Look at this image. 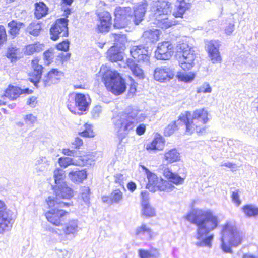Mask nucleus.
Segmentation results:
<instances>
[{
    "label": "nucleus",
    "mask_w": 258,
    "mask_h": 258,
    "mask_svg": "<svg viewBox=\"0 0 258 258\" xmlns=\"http://www.w3.org/2000/svg\"><path fill=\"white\" fill-rule=\"evenodd\" d=\"M186 219L197 227L192 238L194 244L198 247L211 248L214 235L209 233L218 225L217 217L210 211L199 210L188 214Z\"/></svg>",
    "instance_id": "obj_1"
},
{
    "label": "nucleus",
    "mask_w": 258,
    "mask_h": 258,
    "mask_svg": "<svg viewBox=\"0 0 258 258\" xmlns=\"http://www.w3.org/2000/svg\"><path fill=\"white\" fill-rule=\"evenodd\" d=\"M147 117L145 114L135 108H128L113 120L114 128L120 142L136 125Z\"/></svg>",
    "instance_id": "obj_2"
},
{
    "label": "nucleus",
    "mask_w": 258,
    "mask_h": 258,
    "mask_svg": "<svg viewBox=\"0 0 258 258\" xmlns=\"http://www.w3.org/2000/svg\"><path fill=\"white\" fill-rule=\"evenodd\" d=\"M208 116V111L205 109H197L192 114L190 112L186 111L185 114L180 115L174 123L176 124L177 130L185 128L187 134L202 133L205 129V124L209 120Z\"/></svg>",
    "instance_id": "obj_3"
},
{
    "label": "nucleus",
    "mask_w": 258,
    "mask_h": 258,
    "mask_svg": "<svg viewBox=\"0 0 258 258\" xmlns=\"http://www.w3.org/2000/svg\"><path fill=\"white\" fill-rule=\"evenodd\" d=\"M145 12L146 7L143 4L136 7L133 12L129 7H117L114 12V27L124 28L132 21L138 25L143 20Z\"/></svg>",
    "instance_id": "obj_4"
},
{
    "label": "nucleus",
    "mask_w": 258,
    "mask_h": 258,
    "mask_svg": "<svg viewBox=\"0 0 258 258\" xmlns=\"http://www.w3.org/2000/svg\"><path fill=\"white\" fill-rule=\"evenodd\" d=\"M242 237L236 227L228 223L223 227L221 238V248L225 253H232L231 246L236 247L241 244Z\"/></svg>",
    "instance_id": "obj_5"
},
{
    "label": "nucleus",
    "mask_w": 258,
    "mask_h": 258,
    "mask_svg": "<svg viewBox=\"0 0 258 258\" xmlns=\"http://www.w3.org/2000/svg\"><path fill=\"white\" fill-rule=\"evenodd\" d=\"M154 12L156 24L159 28L166 29L177 23L173 18L168 17L171 8V3L167 0H158Z\"/></svg>",
    "instance_id": "obj_6"
},
{
    "label": "nucleus",
    "mask_w": 258,
    "mask_h": 258,
    "mask_svg": "<svg viewBox=\"0 0 258 258\" xmlns=\"http://www.w3.org/2000/svg\"><path fill=\"white\" fill-rule=\"evenodd\" d=\"M46 202L51 209L45 213L46 218L52 224L59 226L63 220V217L67 213L66 211L60 208L68 207L70 203L57 201L50 196L48 197Z\"/></svg>",
    "instance_id": "obj_7"
},
{
    "label": "nucleus",
    "mask_w": 258,
    "mask_h": 258,
    "mask_svg": "<svg viewBox=\"0 0 258 258\" xmlns=\"http://www.w3.org/2000/svg\"><path fill=\"white\" fill-rule=\"evenodd\" d=\"M102 80L107 90L115 95L122 94L126 90L125 80L116 71H107L104 74Z\"/></svg>",
    "instance_id": "obj_8"
},
{
    "label": "nucleus",
    "mask_w": 258,
    "mask_h": 258,
    "mask_svg": "<svg viewBox=\"0 0 258 258\" xmlns=\"http://www.w3.org/2000/svg\"><path fill=\"white\" fill-rule=\"evenodd\" d=\"M176 56L183 70H189L194 67L196 59L195 50L187 44L182 43L177 46Z\"/></svg>",
    "instance_id": "obj_9"
},
{
    "label": "nucleus",
    "mask_w": 258,
    "mask_h": 258,
    "mask_svg": "<svg viewBox=\"0 0 258 258\" xmlns=\"http://www.w3.org/2000/svg\"><path fill=\"white\" fill-rule=\"evenodd\" d=\"M163 174L165 177L169 179V181L163 180L160 178V180L156 188V191L157 190L165 192H170L175 188L171 182L175 184H182L184 181V178H182L177 174L171 172L169 169H165L163 171Z\"/></svg>",
    "instance_id": "obj_10"
},
{
    "label": "nucleus",
    "mask_w": 258,
    "mask_h": 258,
    "mask_svg": "<svg viewBox=\"0 0 258 258\" xmlns=\"http://www.w3.org/2000/svg\"><path fill=\"white\" fill-rule=\"evenodd\" d=\"M13 223L12 212L7 208L4 201L0 200V234L9 231Z\"/></svg>",
    "instance_id": "obj_11"
},
{
    "label": "nucleus",
    "mask_w": 258,
    "mask_h": 258,
    "mask_svg": "<svg viewBox=\"0 0 258 258\" xmlns=\"http://www.w3.org/2000/svg\"><path fill=\"white\" fill-rule=\"evenodd\" d=\"M68 20L62 18L57 19L51 26L50 30V38L56 41L59 37L67 36L68 35Z\"/></svg>",
    "instance_id": "obj_12"
},
{
    "label": "nucleus",
    "mask_w": 258,
    "mask_h": 258,
    "mask_svg": "<svg viewBox=\"0 0 258 258\" xmlns=\"http://www.w3.org/2000/svg\"><path fill=\"white\" fill-rule=\"evenodd\" d=\"M79 230L78 220L72 219L69 220L63 226L62 229L57 228L54 232L60 237L61 241H65L69 237H75V235Z\"/></svg>",
    "instance_id": "obj_13"
},
{
    "label": "nucleus",
    "mask_w": 258,
    "mask_h": 258,
    "mask_svg": "<svg viewBox=\"0 0 258 258\" xmlns=\"http://www.w3.org/2000/svg\"><path fill=\"white\" fill-rule=\"evenodd\" d=\"M148 47L143 45L134 46L130 50L132 57L139 62L148 65L149 63V52Z\"/></svg>",
    "instance_id": "obj_14"
},
{
    "label": "nucleus",
    "mask_w": 258,
    "mask_h": 258,
    "mask_svg": "<svg viewBox=\"0 0 258 258\" xmlns=\"http://www.w3.org/2000/svg\"><path fill=\"white\" fill-rule=\"evenodd\" d=\"M220 42L218 40H211L206 43V49L208 56L213 63H221V56L219 48Z\"/></svg>",
    "instance_id": "obj_15"
},
{
    "label": "nucleus",
    "mask_w": 258,
    "mask_h": 258,
    "mask_svg": "<svg viewBox=\"0 0 258 258\" xmlns=\"http://www.w3.org/2000/svg\"><path fill=\"white\" fill-rule=\"evenodd\" d=\"M173 46L169 41L159 43L155 53L158 59L168 60L173 54Z\"/></svg>",
    "instance_id": "obj_16"
},
{
    "label": "nucleus",
    "mask_w": 258,
    "mask_h": 258,
    "mask_svg": "<svg viewBox=\"0 0 258 258\" xmlns=\"http://www.w3.org/2000/svg\"><path fill=\"white\" fill-rule=\"evenodd\" d=\"M88 156H80L77 159L70 157H60L58 159V163L61 167L67 168L70 165L87 166L88 165Z\"/></svg>",
    "instance_id": "obj_17"
},
{
    "label": "nucleus",
    "mask_w": 258,
    "mask_h": 258,
    "mask_svg": "<svg viewBox=\"0 0 258 258\" xmlns=\"http://www.w3.org/2000/svg\"><path fill=\"white\" fill-rule=\"evenodd\" d=\"M174 76L173 71L168 67L156 68L154 72V79L161 82L169 81L173 78Z\"/></svg>",
    "instance_id": "obj_18"
},
{
    "label": "nucleus",
    "mask_w": 258,
    "mask_h": 258,
    "mask_svg": "<svg viewBox=\"0 0 258 258\" xmlns=\"http://www.w3.org/2000/svg\"><path fill=\"white\" fill-rule=\"evenodd\" d=\"M56 197H51L59 201V199H69L73 196V191L66 183L55 185L53 187Z\"/></svg>",
    "instance_id": "obj_19"
},
{
    "label": "nucleus",
    "mask_w": 258,
    "mask_h": 258,
    "mask_svg": "<svg viewBox=\"0 0 258 258\" xmlns=\"http://www.w3.org/2000/svg\"><path fill=\"white\" fill-rule=\"evenodd\" d=\"M32 71L29 73V80L34 83L36 87H38V84L40 82L43 67L38 63L37 59L32 61Z\"/></svg>",
    "instance_id": "obj_20"
},
{
    "label": "nucleus",
    "mask_w": 258,
    "mask_h": 258,
    "mask_svg": "<svg viewBox=\"0 0 258 258\" xmlns=\"http://www.w3.org/2000/svg\"><path fill=\"white\" fill-rule=\"evenodd\" d=\"M99 22L97 24V29L99 32L103 33L109 31L111 22V16L108 12H103L99 15Z\"/></svg>",
    "instance_id": "obj_21"
},
{
    "label": "nucleus",
    "mask_w": 258,
    "mask_h": 258,
    "mask_svg": "<svg viewBox=\"0 0 258 258\" xmlns=\"http://www.w3.org/2000/svg\"><path fill=\"white\" fill-rule=\"evenodd\" d=\"M32 92L29 88L22 89L18 87L10 86L5 91L4 96L8 98L14 100L22 94H30Z\"/></svg>",
    "instance_id": "obj_22"
},
{
    "label": "nucleus",
    "mask_w": 258,
    "mask_h": 258,
    "mask_svg": "<svg viewBox=\"0 0 258 258\" xmlns=\"http://www.w3.org/2000/svg\"><path fill=\"white\" fill-rule=\"evenodd\" d=\"M123 199V193L118 189L113 190L109 196L102 197V201L109 205L119 204L122 201Z\"/></svg>",
    "instance_id": "obj_23"
},
{
    "label": "nucleus",
    "mask_w": 258,
    "mask_h": 258,
    "mask_svg": "<svg viewBox=\"0 0 258 258\" xmlns=\"http://www.w3.org/2000/svg\"><path fill=\"white\" fill-rule=\"evenodd\" d=\"M160 34L159 30L154 29L145 31L142 35V38L147 44H152L158 41Z\"/></svg>",
    "instance_id": "obj_24"
},
{
    "label": "nucleus",
    "mask_w": 258,
    "mask_h": 258,
    "mask_svg": "<svg viewBox=\"0 0 258 258\" xmlns=\"http://www.w3.org/2000/svg\"><path fill=\"white\" fill-rule=\"evenodd\" d=\"M75 106L82 111H85L89 107V102L86 96L81 93H76L74 98Z\"/></svg>",
    "instance_id": "obj_25"
},
{
    "label": "nucleus",
    "mask_w": 258,
    "mask_h": 258,
    "mask_svg": "<svg viewBox=\"0 0 258 258\" xmlns=\"http://www.w3.org/2000/svg\"><path fill=\"white\" fill-rule=\"evenodd\" d=\"M176 11L173 16L175 18H182L183 14L190 7V4L186 3L184 0L178 1L176 4Z\"/></svg>",
    "instance_id": "obj_26"
},
{
    "label": "nucleus",
    "mask_w": 258,
    "mask_h": 258,
    "mask_svg": "<svg viewBox=\"0 0 258 258\" xmlns=\"http://www.w3.org/2000/svg\"><path fill=\"white\" fill-rule=\"evenodd\" d=\"M107 57L111 61L116 62L123 59L122 53L116 46H112L107 51Z\"/></svg>",
    "instance_id": "obj_27"
},
{
    "label": "nucleus",
    "mask_w": 258,
    "mask_h": 258,
    "mask_svg": "<svg viewBox=\"0 0 258 258\" xmlns=\"http://www.w3.org/2000/svg\"><path fill=\"white\" fill-rule=\"evenodd\" d=\"M68 176L74 182H82L87 178V175L85 170H78L70 171Z\"/></svg>",
    "instance_id": "obj_28"
},
{
    "label": "nucleus",
    "mask_w": 258,
    "mask_h": 258,
    "mask_svg": "<svg viewBox=\"0 0 258 258\" xmlns=\"http://www.w3.org/2000/svg\"><path fill=\"white\" fill-rule=\"evenodd\" d=\"M147 178L148 179V183L147 184L146 187L150 191L155 192L156 188L160 182V178H159L155 174L152 172L148 174Z\"/></svg>",
    "instance_id": "obj_29"
},
{
    "label": "nucleus",
    "mask_w": 258,
    "mask_h": 258,
    "mask_svg": "<svg viewBox=\"0 0 258 258\" xmlns=\"http://www.w3.org/2000/svg\"><path fill=\"white\" fill-rule=\"evenodd\" d=\"M126 64L135 77L140 79L144 78V74L143 70L135 63L134 60L128 59Z\"/></svg>",
    "instance_id": "obj_30"
},
{
    "label": "nucleus",
    "mask_w": 258,
    "mask_h": 258,
    "mask_svg": "<svg viewBox=\"0 0 258 258\" xmlns=\"http://www.w3.org/2000/svg\"><path fill=\"white\" fill-rule=\"evenodd\" d=\"M164 145V141L161 137H156L152 142L148 144L146 149L148 151L161 150Z\"/></svg>",
    "instance_id": "obj_31"
},
{
    "label": "nucleus",
    "mask_w": 258,
    "mask_h": 258,
    "mask_svg": "<svg viewBox=\"0 0 258 258\" xmlns=\"http://www.w3.org/2000/svg\"><path fill=\"white\" fill-rule=\"evenodd\" d=\"M35 15L37 19H41L45 16L48 13V8L42 2L36 3L35 4Z\"/></svg>",
    "instance_id": "obj_32"
},
{
    "label": "nucleus",
    "mask_w": 258,
    "mask_h": 258,
    "mask_svg": "<svg viewBox=\"0 0 258 258\" xmlns=\"http://www.w3.org/2000/svg\"><path fill=\"white\" fill-rule=\"evenodd\" d=\"M41 29V25L39 23L32 22L26 28L25 32L33 36H38Z\"/></svg>",
    "instance_id": "obj_33"
},
{
    "label": "nucleus",
    "mask_w": 258,
    "mask_h": 258,
    "mask_svg": "<svg viewBox=\"0 0 258 258\" xmlns=\"http://www.w3.org/2000/svg\"><path fill=\"white\" fill-rule=\"evenodd\" d=\"M136 234L140 236H144L146 239L149 240L152 236L151 230L146 225L143 224L137 228Z\"/></svg>",
    "instance_id": "obj_34"
},
{
    "label": "nucleus",
    "mask_w": 258,
    "mask_h": 258,
    "mask_svg": "<svg viewBox=\"0 0 258 258\" xmlns=\"http://www.w3.org/2000/svg\"><path fill=\"white\" fill-rule=\"evenodd\" d=\"M53 177L56 185L66 183L64 181L66 178L65 171L63 169H56L53 172Z\"/></svg>",
    "instance_id": "obj_35"
},
{
    "label": "nucleus",
    "mask_w": 258,
    "mask_h": 258,
    "mask_svg": "<svg viewBox=\"0 0 258 258\" xmlns=\"http://www.w3.org/2000/svg\"><path fill=\"white\" fill-rule=\"evenodd\" d=\"M242 211L248 217H255L258 215V207L254 205H246L242 208Z\"/></svg>",
    "instance_id": "obj_36"
},
{
    "label": "nucleus",
    "mask_w": 258,
    "mask_h": 258,
    "mask_svg": "<svg viewBox=\"0 0 258 258\" xmlns=\"http://www.w3.org/2000/svg\"><path fill=\"white\" fill-rule=\"evenodd\" d=\"M179 153L175 149L169 150L165 154V159L169 163H173L179 160Z\"/></svg>",
    "instance_id": "obj_37"
},
{
    "label": "nucleus",
    "mask_w": 258,
    "mask_h": 258,
    "mask_svg": "<svg viewBox=\"0 0 258 258\" xmlns=\"http://www.w3.org/2000/svg\"><path fill=\"white\" fill-rule=\"evenodd\" d=\"M111 35L114 38V41L115 42L114 46H116L118 48H121L126 42L125 35L121 33H113L111 34Z\"/></svg>",
    "instance_id": "obj_38"
},
{
    "label": "nucleus",
    "mask_w": 258,
    "mask_h": 258,
    "mask_svg": "<svg viewBox=\"0 0 258 258\" xmlns=\"http://www.w3.org/2000/svg\"><path fill=\"white\" fill-rule=\"evenodd\" d=\"M8 26L10 27V33L12 36H16L18 34L20 28L24 26V24L20 22L13 20L8 24Z\"/></svg>",
    "instance_id": "obj_39"
},
{
    "label": "nucleus",
    "mask_w": 258,
    "mask_h": 258,
    "mask_svg": "<svg viewBox=\"0 0 258 258\" xmlns=\"http://www.w3.org/2000/svg\"><path fill=\"white\" fill-rule=\"evenodd\" d=\"M44 45L39 43L31 44L26 47L25 51L27 55H32L35 52H40L43 49Z\"/></svg>",
    "instance_id": "obj_40"
},
{
    "label": "nucleus",
    "mask_w": 258,
    "mask_h": 258,
    "mask_svg": "<svg viewBox=\"0 0 258 258\" xmlns=\"http://www.w3.org/2000/svg\"><path fill=\"white\" fill-rule=\"evenodd\" d=\"M90 189L88 187L83 186L81 188V197L86 205L90 203Z\"/></svg>",
    "instance_id": "obj_41"
},
{
    "label": "nucleus",
    "mask_w": 258,
    "mask_h": 258,
    "mask_svg": "<svg viewBox=\"0 0 258 258\" xmlns=\"http://www.w3.org/2000/svg\"><path fill=\"white\" fill-rule=\"evenodd\" d=\"M48 74L51 78L54 79V82L56 84L63 76V73L57 69H52L49 72Z\"/></svg>",
    "instance_id": "obj_42"
},
{
    "label": "nucleus",
    "mask_w": 258,
    "mask_h": 258,
    "mask_svg": "<svg viewBox=\"0 0 258 258\" xmlns=\"http://www.w3.org/2000/svg\"><path fill=\"white\" fill-rule=\"evenodd\" d=\"M176 77L180 81L185 82H190L194 79L195 74L194 73L185 74L178 73Z\"/></svg>",
    "instance_id": "obj_43"
},
{
    "label": "nucleus",
    "mask_w": 258,
    "mask_h": 258,
    "mask_svg": "<svg viewBox=\"0 0 258 258\" xmlns=\"http://www.w3.org/2000/svg\"><path fill=\"white\" fill-rule=\"evenodd\" d=\"M142 214L147 217H152L155 215V211L149 204L142 206Z\"/></svg>",
    "instance_id": "obj_44"
},
{
    "label": "nucleus",
    "mask_w": 258,
    "mask_h": 258,
    "mask_svg": "<svg viewBox=\"0 0 258 258\" xmlns=\"http://www.w3.org/2000/svg\"><path fill=\"white\" fill-rule=\"evenodd\" d=\"M81 136L84 137H93L94 133L91 128V126L87 124H85V130L80 133Z\"/></svg>",
    "instance_id": "obj_45"
},
{
    "label": "nucleus",
    "mask_w": 258,
    "mask_h": 258,
    "mask_svg": "<svg viewBox=\"0 0 258 258\" xmlns=\"http://www.w3.org/2000/svg\"><path fill=\"white\" fill-rule=\"evenodd\" d=\"M41 82L43 83V86L44 87L50 86L52 84H55L54 82V79L50 77L48 73L44 76L41 80Z\"/></svg>",
    "instance_id": "obj_46"
},
{
    "label": "nucleus",
    "mask_w": 258,
    "mask_h": 258,
    "mask_svg": "<svg viewBox=\"0 0 258 258\" xmlns=\"http://www.w3.org/2000/svg\"><path fill=\"white\" fill-rule=\"evenodd\" d=\"M177 130L176 124L174 122L169 124L164 130V134L166 136H170L173 134L175 131Z\"/></svg>",
    "instance_id": "obj_47"
},
{
    "label": "nucleus",
    "mask_w": 258,
    "mask_h": 258,
    "mask_svg": "<svg viewBox=\"0 0 258 258\" xmlns=\"http://www.w3.org/2000/svg\"><path fill=\"white\" fill-rule=\"evenodd\" d=\"M212 91V88L210 87L209 83L206 82L204 83L202 86H201L197 90V93H211Z\"/></svg>",
    "instance_id": "obj_48"
},
{
    "label": "nucleus",
    "mask_w": 258,
    "mask_h": 258,
    "mask_svg": "<svg viewBox=\"0 0 258 258\" xmlns=\"http://www.w3.org/2000/svg\"><path fill=\"white\" fill-rule=\"evenodd\" d=\"M239 190H236L232 191L231 195L232 201L236 206H239L241 203V200L239 199Z\"/></svg>",
    "instance_id": "obj_49"
},
{
    "label": "nucleus",
    "mask_w": 258,
    "mask_h": 258,
    "mask_svg": "<svg viewBox=\"0 0 258 258\" xmlns=\"http://www.w3.org/2000/svg\"><path fill=\"white\" fill-rule=\"evenodd\" d=\"M44 59L46 61L45 63L47 65L49 64L50 61L53 59V50H48L45 51L43 53Z\"/></svg>",
    "instance_id": "obj_50"
},
{
    "label": "nucleus",
    "mask_w": 258,
    "mask_h": 258,
    "mask_svg": "<svg viewBox=\"0 0 258 258\" xmlns=\"http://www.w3.org/2000/svg\"><path fill=\"white\" fill-rule=\"evenodd\" d=\"M70 43L68 40L63 41L57 45L56 48L58 50L67 51L69 49Z\"/></svg>",
    "instance_id": "obj_51"
},
{
    "label": "nucleus",
    "mask_w": 258,
    "mask_h": 258,
    "mask_svg": "<svg viewBox=\"0 0 258 258\" xmlns=\"http://www.w3.org/2000/svg\"><path fill=\"white\" fill-rule=\"evenodd\" d=\"M17 49L16 47H9L7 53V56L12 59L16 58L17 57Z\"/></svg>",
    "instance_id": "obj_52"
},
{
    "label": "nucleus",
    "mask_w": 258,
    "mask_h": 258,
    "mask_svg": "<svg viewBox=\"0 0 258 258\" xmlns=\"http://www.w3.org/2000/svg\"><path fill=\"white\" fill-rule=\"evenodd\" d=\"M7 40V34L5 28L3 25H0V45L3 44Z\"/></svg>",
    "instance_id": "obj_53"
},
{
    "label": "nucleus",
    "mask_w": 258,
    "mask_h": 258,
    "mask_svg": "<svg viewBox=\"0 0 258 258\" xmlns=\"http://www.w3.org/2000/svg\"><path fill=\"white\" fill-rule=\"evenodd\" d=\"M142 206H145L146 205L149 204V193L147 191H144L141 192Z\"/></svg>",
    "instance_id": "obj_54"
},
{
    "label": "nucleus",
    "mask_w": 258,
    "mask_h": 258,
    "mask_svg": "<svg viewBox=\"0 0 258 258\" xmlns=\"http://www.w3.org/2000/svg\"><path fill=\"white\" fill-rule=\"evenodd\" d=\"M138 254L140 258H151L150 251L148 250L140 249Z\"/></svg>",
    "instance_id": "obj_55"
},
{
    "label": "nucleus",
    "mask_w": 258,
    "mask_h": 258,
    "mask_svg": "<svg viewBox=\"0 0 258 258\" xmlns=\"http://www.w3.org/2000/svg\"><path fill=\"white\" fill-rule=\"evenodd\" d=\"M49 165V162L47 161L46 163H44L43 164L37 167L36 169L39 172H44L48 169Z\"/></svg>",
    "instance_id": "obj_56"
},
{
    "label": "nucleus",
    "mask_w": 258,
    "mask_h": 258,
    "mask_svg": "<svg viewBox=\"0 0 258 258\" xmlns=\"http://www.w3.org/2000/svg\"><path fill=\"white\" fill-rule=\"evenodd\" d=\"M146 128V126L144 124H140L136 129L137 134L140 136L142 135L145 132Z\"/></svg>",
    "instance_id": "obj_57"
},
{
    "label": "nucleus",
    "mask_w": 258,
    "mask_h": 258,
    "mask_svg": "<svg viewBox=\"0 0 258 258\" xmlns=\"http://www.w3.org/2000/svg\"><path fill=\"white\" fill-rule=\"evenodd\" d=\"M102 109L100 106H96L93 109L92 111V114L94 118H97L99 116L100 113L101 112Z\"/></svg>",
    "instance_id": "obj_58"
},
{
    "label": "nucleus",
    "mask_w": 258,
    "mask_h": 258,
    "mask_svg": "<svg viewBox=\"0 0 258 258\" xmlns=\"http://www.w3.org/2000/svg\"><path fill=\"white\" fill-rule=\"evenodd\" d=\"M25 119L27 123L34 124L36 121V117L32 114H28L25 116Z\"/></svg>",
    "instance_id": "obj_59"
},
{
    "label": "nucleus",
    "mask_w": 258,
    "mask_h": 258,
    "mask_svg": "<svg viewBox=\"0 0 258 258\" xmlns=\"http://www.w3.org/2000/svg\"><path fill=\"white\" fill-rule=\"evenodd\" d=\"M234 30V24L230 23L225 28V33L227 35H230Z\"/></svg>",
    "instance_id": "obj_60"
},
{
    "label": "nucleus",
    "mask_w": 258,
    "mask_h": 258,
    "mask_svg": "<svg viewBox=\"0 0 258 258\" xmlns=\"http://www.w3.org/2000/svg\"><path fill=\"white\" fill-rule=\"evenodd\" d=\"M149 251L151 258H158L160 257V254L158 250L153 249Z\"/></svg>",
    "instance_id": "obj_61"
},
{
    "label": "nucleus",
    "mask_w": 258,
    "mask_h": 258,
    "mask_svg": "<svg viewBox=\"0 0 258 258\" xmlns=\"http://www.w3.org/2000/svg\"><path fill=\"white\" fill-rule=\"evenodd\" d=\"M36 97L32 96L28 99L27 104L30 105L31 107H34L35 106L36 104Z\"/></svg>",
    "instance_id": "obj_62"
},
{
    "label": "nucleus",
    "mask_w": 258,
    "mask_h": 258,
    "mask_svg": "<svg viewBox=\"0 0 258 258\" xmlns=\"http://www.w3.org/2000/svg\"><path fill=\"white\" fill-rule=\"evenodd\" d=\"M62 153L64 155H67V156H75V153L76 152L75 150H71L69 149H63L62 150Z\"/></svg>",
    "instance_id": "obj_63"
},
{
    "label": "nucleus",
    "mask_w": 258,
    "mask_h": 258,
    "mask_svg": "<svg viewBox=\"0 0 258 258\" xmlns=\"http://www.w3.org/2000/svg\"><path fill=\"white\" fill-rule=\"evenodd\" d=\"M59 57H60L61 58V59L62 61H67L68 59H70V56H71V54L70 53H64L63 52H61L59 54Z\"/></svg>",
    "instance_id": "obj_64"
}]
</instances>
